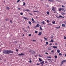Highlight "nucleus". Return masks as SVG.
<instances>
[{"label": "nucleus", "instance_id": "nucleus-53", "mask_svg": "<svg viewBox=\"0 0 66 66\" xmlns=\"http://www.w3.org/2000/svg\"><path fill=\"white\" fill-rule=\"evenodd\" d=\"M52 43H50L49 44V45H50V46H51V45H52Z\"/></svg>", "mask_w": 66, "mask_h": 66}, {"label": "nucleus", "instance_id": "nucleus-28", "mask_svg": "<svg viewBox=\"0 0 66 66\" xmlns=\"http://www.w3.org/2000/svg\"><path fill=\"white\" fill-rule=\"evenodd\" d=\"M26 11L30 12V10H29L28 9H27V10H26Z\"/></svg>", "mask_w": 66, "mask_h": 66}, {"label": "nucleus", "instance_id": "nucleus-3", "mask_svg": "<svg viewBox=\"0 0 66 66\" xmlns=\"http://www.w3.org/2000/svg\"><path fill=\"white\" fill-rule=\"evenodd\" d=\"M52 10L53 11H56V7H52Z\"/></svg>", "mask_w": 66, "mask_h": 66}, {"label": "nucleus", "instance_id": "nucleus-20", "mask_svg": "<svg viewBox=\"0 0 66 66\" xmlns=\"http://www.w3.org/2000/svg\"><path fill=\"white\" fill-rule=\"evenodd\" d=\"M52 23L53 24H55V22L54 21L52 22Z\"/></svg>", "mask_w": 66, "mask_h": 66}, {"label": "nucleus", "instance_id": "nucleus-18", "mask_svg": "<svg viewBox=\"0 0 66 66\" xmlns=\"http://www.w3.org/2000/svg\"><path fill=\"white\" fill-rule=\"evenodd\" d=\"M40 26V25H39V24H37L36 25V27H39Z\"/></svg>", "mask_w": 66, "mask_h": 66}, {"label": "nucleus", "instance_id": "nucleus-51", "mask_svg": "<svg viewBox=\"0 0 66 66\" xmlns=\"http://www.w3.org/2000/svg\"><path fill=\"white\" fill-rule=\"evenodd\" d=\"M62 7H65V6L63 5L62 6Z\"/></svg>", "mask_w": 66, "mask_h": 66}, {"label": "nucleus", "instance_id": "nucleus-23", "mask_svg": "<svg viewBox=\"0 0 66 66\" xmlns=\"http://www.w3.org/2000/svg\"><path fill=\"white\" fill-rule=\"evenodd\" d=\"M47 58H49V59H51V57L50 56H47Z\"/></svg>", "mask_w": 66, "mask_h": 66}, {"label": "nucleus", "instance_id": "nucleus-32", "mask_svg": "<svg viewBox=\"0 0 66 66\" xmlns=\"http://www.w3.org/2000/svg\"><path fill=\"white\" fill-rule=\"evenodd\" d=\"M60 28V26H59V27H56V29H59V28Z\"/></svg>", "mask_w": 66, "mask_h": 66}, {"label": "nucleus", "instance_id": "nucleus-19", "mask_svg": "<svg viewBox=\"0 0 66 66\" xmlns=\"http://www.w3.org/2000/svg\"><path fill=\"white\" fill-rule=\"evenodd\" d=\"M57 52L58 53H60V51L59 50H57Z\"/></svg>", "mask_w": 66, "mask_h": 66}, {"label": "nucleus", "instance_id": "nucleus-45", "mask_svg": "<svg viewBox=\"0 0 66 66\" xmlns=\"http://www.w3.org/2000/svg\"><path fill=\"white\" fill-rule=\"evenodd\" d=\"M29 62L30 63H32V61L31 60H30L29 61Z\"/></svg>", "mask_w": 66, "mask_h": 66}, {"label": "nucleus", "instance_id": "nucleus-61", "mask_svg": "<svg viewBox=\"0 0 66 66\" xmlns=\"http://www.w3.org/2000/svg\"><path fill=\"white\" fill-rule=\"evenodd\" d=\"M43 65H44V64H43V63H42L41 66H43Z\"/></svg>", "mask_w": 66, "mask_h": 66}, {"label": "nucleus", "instance_id": "nucleus-60", "mask_svg": "<svg viewBox=\"0 0 66 66\" xmlns=\"http://www.w3.org/2000/svg\"><path fill=\"white\" fill-rule=\"evenodd\" d=\"M18 10H20V8H18Z\"/></svg>", "mask_w": 66, "mask_h": 66}, {"label": "nucleus", "instance_id": "nucleus-17", "mask_svg": "<svg viewBox=\"0 0 66 66\" xmlns=\"http://www.w3.org/2000/svg\"><path fill=\"white\" fill-rule=\"evenodd\" d=\"M23 18L24 19H25V20H26V19H27V20H28V18H26L25 17H23Z\"/></svg>", "mask_w": 66, "mask_h": 66}, {"label": "nucleus", "instance_id": "nucleus-25", "mask_svg": "<svg viewBox=\"0 0 66 66\" xmlns=\"http://www.w3.org/2000/svg\"><path fill=\"white\" fill-rule=\"evenodd\" d=\"M54 42L53 40L52 39L51 40V41H50V43H51V42Z\"/></svg>", "mask_w": 66, "mask_h": 66}, {"label": "nucleus", "instance_id": "nucleus-24", "mask_svg": "<svg viewBox=\"0 0 66 66\" xmlns=\"http://www.w3.org/2000/svg\"><path fill=\"white\" fill-rule=\"evenodd\" d=\"M46 13L47 15H49V12L47 11L46 12Z\"/></svg>", "mask_w": 66, "mask_h": 66}, {"label": "nucleus", "instance_id": "nucleus-6", "mask_svg": "<svg viewBox=\"0 0 66 66\" xmlns=\"http://www.w3.org/2000/svg\"><path fill=\"white\" fill-rule=\"evenodd\" d=\"M66 62V60H63V61H61V64L62 65L63 64V63H64V62Z\"/></svg>", "mask_w": 66, "mask_h": 66}, {"label": "nucleus", "instance_id": "nucleus-44", "mask_svg": "<svg viewBox=\"0 0 66 66\" xmlns=\"http://www.w3.org/2000/svg\"><path fill=\"white\" fill-rule=\"evenodd\" d=\"M20 1V0H18V1L17 2V3H18V2H19Z\"/></svg>", "mask_w": 66, "mask_h": 66}, {"label": "nucleus", "instance_id": "nucleus-62", "mask_svg": "<svg viewBox=\"0 0 66 66\" xmlns=\"http://www.w3.org/2000/svg\"><path fill=\"white\" fill-rule=\"evenodd\" d=\"M53 1H54L53 0H52L51 2H53Z\"/></svg>", "mask_w": 66, "mask_h": 66}, {"label": "nucleus", "instance_id": "nucleus-59", "mask_svg": "<svg viewBox=\"0 0 66 66\" xmlns=\"http://www.w3.org/2000/svg\"><path fill=\"white\" fill-rule=\"evenodd\" d=\"M29 14L30 15H32V14H31V13H29Z\"/></svg>", "mask_w": 66, "mask_h": 66}, {"label": "nucleus", "instance_id": "nucleus-64", "mask_svg": "<svg viewBox=\"0 0 66 66\" xmlns=\"http://www.w3.org/2000/svg\"><path fill=\"white\" fill-rule=\"evenodd\" d=\"M48 60H50V59H48Z\"/></svg>", "mask_w": 66, "mask_h": 66}, {"label": "nucleus", "instance_id": "nucleus-54", "mask_svg": "<svg viewBox=\"0 0 66 66\" xmlns=\"http://www.w3.org/2000/svg\"><path fill=\"white\" fill-rule=\"evenodd\" d=\"M45 54H47V55L48 54V53H47V52L45 53Z\"/></svg>", "mask_w": 66, "mask_h": 66}, {"label": "nucleus", "instance_id": "nucleus-7", "mask_svg": "<svg viewBox=\"0 0 66 66\" xmlns=\"http://www.w3.org/2000/svg\"><path fill=\"white\" fill-rule=\"evenodd\" d=\"M24 55V54L23 53L19 54H18L19 56H21V55Z\"/></svg>", "mask_w": 66, "mask_h": 66}, {"label": "nucleus", "instance_id": "nucleus-33", "mask_svg": "<svg viewBox=\"0 0 66 66\" xmlns=\"http://www.w3.org/2000/svg\"><path fill=\"white\" fill-rule=\"evenodd\" d=\"M40 30H42V27L41 26L40 27Z\"/></svg>", "mask_w": 66, "mask_h": 66}, {"label": "nucleus", "instance_id": "nucleus-10", "mask_svg": "<svg viewBox=\"0 0 66 66\" xmlns=\"http://www.w3.org/2000/svg\"><path fill=\"white\" fill-rule=\"evenodd\" d=\"M41 23L42 24H45V21H43L41 22Z\"/></svg>", "mask_w": 66, "mask_h": 66}, {"label": "nucleus", "instance_id": "nucleus-5", "mask_svg": "<svg viewBox=\"0 0 66 66\" xmlns=\"http://www.w3.org/2000/svg\"><path fill=\"white\" fill-rule=\"evenodd\" d=\"M64 9L63 8H60L59 9V11H64Z\"/></svg>", "mask_w": 66, "mask_h": 66}, {"label": "nucleus", "instance_id": "nucleus-1", "mask_svg": "<svg viewBox=\"0 0 66 66\" xmlns=\"http://www.w3.org/2000/svg\"><path fill=\"white\" fill-rule=\"evenodd\" d=\"M29 52H31V54H33V55L34 54H35V51L32 50H29Z\"/></svg>", "mask_w": 66, "mask_h": 66}, {"label": "nucleus", "instance_id": "nucleus-40", "mask_svg": "<svg viewBox=\"0 0 66 66\" xmlns=\"http://www.w3.org/2000/svg\"><path fill=\"white\" fill-rule=\"evenodd\" d=\"M23 5H26V4L25 3H24V2H23Z\"/></svg>", "mask_w": 66, "mask_h": 66}, {"label": "nucleus", "instance_id": "nucleus-39", "mask_svg": "<svg viewBox=\"0 0 66 66\" xmlns=\"http://www.w3.org/2000/svg\"><path fill=\"white\" fill-rule=\"evenodd\" d=\"M35 22V21H32V23H34Z\"/></svg>", "mask_w": 66, "mask_h": 66}, {"label": "nucleus", "instance_id": "nucleus-31", "mask_svg": "<svg viewBox=\"0 0 66 66\" xmlns=\"http://www.w3.org/2000/svg\"><path fill=\"white\" fill-rule=\"evenodd\" d=\"M47 22H50V20H47Z\"/></svg>", "mask_w": 66, "mask_h": 66}, {"label": "nucleus", "instance_id": "nucleus-41", "mask_svg": "<svg viewBox=\"0 0 66 66\" xmlns=\"http://www.w3.org/2000/svg\"><path fill=\"white\" fill-rule=\"evenodd\" d=\"M32 41L33 42H36V41L35 40H33Z\"/></svg>", "mask_w": 66, "mask_h": 66}, {"label": "nucleus", "instance_id": "nucleus-9", "mask_svg": "<svg viewBox=\"0 0 66 66\" xmlns=\"http://www.w3.org/2000/svg\"><path fill=\"white\" fill-rule=\"evenodd\" d=\"M56 17L58 18H60V17H61V18H64V17L62 16L61 15H59V17H58L57 16H56Z\"/></svg>", "mask_w": 66, "mask_h": 66}, {"label": "nucleus", "instance_id": "nucleus-13", "mask_svg": "<svg viewBox=\"0 0 66 66\" xmlns=\"http://www.w3.org/2000/svg\"><path fill=\"white\" fill-rule=\"evenodd\" d=\"M6 9H7V10H10V7H9L7 6L6 7Z\"/></svg>", "mask_w": 66, "mask_h": 66}, {"label": "nucleus", "instance_id": "nucleus-42", "mask_svg": "<svg viewBox=\"0 0 66 66\" xmlns=\"http://www.w3.org/2000/svg\"><path fill=\"white\" fill-rule=\"evenodd\" d=\"M54 57L55 58H57V56L56 55Z\"/></svg>", "mask_w": 66, "mask_h": 66}, {"label": "nucleus", "instance_id": "nucleus-63", "mask_svg": "<svg viewBox=\"0 0 66 66\" xmlns=\"http://www.w3.org/2000/svg\"><path fill=\"white\" fill-rule=\"evenodd\" d=\"M23 11H26V10H23Z\"/></svg>", "mask_w": 66, "mask_h": 66}, {"label": "nucleus", "instance_id": "nucleus-50", "mask_svg": "<svg viewBox=\"0 0 66 66\" xmlns=\"http://www.w3.org/2000/svg\"><path fill=\"white\" fill-rule=\"evenodd\" d=\"M30 28V26H28L27 27V29H29Z\"/></svg>", "mask_w": 66, "mask_h": 66}, {"label": "nucleus", "instance_id": "nucleus-16", "mask_svg": "<svg viewBox=\"0 0 66 66\" xmlns=\"http://www.w3.org/2000/svg\"><path fill=\"white\" fill-rule=\"evenodd\" d=\"M52 47L53 48H57V46H53Z\"/></svg>", "mask_w": 66, "mask_h": 66}, {"label": "nucleus", "instance_id": "nucleus-30", "mask_svg": "<svg viewBox=\"0 0 66 66\" xmlns=\"http://www.w3.org/2000/svg\"><path fill=\"white\" fill-rule=\"evenodd\" d=\"M49 44V43L48 42H46V44L47 45H48V44Z\"/></svg>", "mask_w": 66, "mask_h": 66}, {"label": "nucleus", "instance_id": "nucleus-49", "mask_svg": "<svg viewBox=\"0 0 66 66\" xmlns=\"http://www.w3.org/2000/svg\"><path fill=\"white\" fill-rule=\"evenodd\" d=\"M38 55L39 56V57H42V56L40 55L39 54Z\"/></svg>", "mask_w": 66, "mask_h": 66}, {"label": "nucleus", "instance_id": "nucleus-47", "mask_svg": "<svg viewBox=\"0 0 66 66\" xmlns=\"http://www.w3.org/2000/svg\"><path fill=\"white\" fill-rule=\"evenodd\" d=\"M15 43V44H16V43H17V42L16 41H15L14 42Z\"/></svg>", "mask_w": 66, "mask_h": 66}, {"label": "nucleus", "instance_id": "nucleus-56", "mask_svg": "<svg viewBox=\"0 0 66 66\" xmlns=\"http://www.w3.org/2000/svg\"><path fill=\"white\" fill-rule=\"evenodd\" d=\"M51 1L52 0H48V1H50V2H51Z\"/></svg>", "mask_w": 66, "mask_h": 66}, {"label": "nucleus", "instance_id": "nucleus-8", "mask_svg": "<svg viewBox=\"0 0 66 66\" xmlns=\"http://www.w3.org/2000/svg\"><path fill=\"white\" fill-rule=\"evenodd\" d=\"M40 63H41L40 64L37 63V65H40V64H44V61H42V62H41Z\"/></svg>", "mask_w": 66, "mask_h": 66}, {"label": "nucleus", "instance_id": "nucleus-11", "mask_svg": "<svg viewBox=\"0 0 66 66\" xmlns=\"http://www.w3.org/2000/svg\"><path fill=\"white\" fill-rule=\"evenodd\" d=\"M62 27H66V25L64 24H63L62 25Z\"/></svg>", "mask_w": 66, "mask_h": 66}, {"label": "nucleus", "instance_id": "nucleus-14", "mask_svg": "<svg viewBox=\"0 0 66 66\" xmlns=\"http://www.w3.org/2000/svg\"><path fill=\"white\" fill-rule=\"evenodd\" d=\"M48 50H51V48L50 47H49L48 48Z\"/></svg>", "mask_w": 66, "mask_h": 66}, {"label": "nucleus", "instance_id": "nucleus-27", "mask_svg": "<svg viewBox=\"0 0 66 66\" xmlns=\"http://www.w3.org/2000/svg\"><path fill=\"white\" fill-rule=\"evenodd\" d=\"M61 14H62V15H65V13L63 12H62L61 13Z\"/></svg>", "mask_w": 66, "mask_h": 66}, {"label": "nucleus", "instance_id": "nucleus-52", "mask_svg": "<svg viewBox=\"0 0 66 66\" xmlns=\"http://www.w3.org/2000/svg\"><path fill=\"white\" fill-rule=\"evenodd\" d=\"M16 52H18V50H16Z\"/></svg>", "mask_w": 66, "mask_h": 66}, {"label": "nucleus", "instance_id": "nucleus-37", "mask_svg": "<svg viewBox=\"0 0 66 66\" xmlns=\"http://www.w3.org/2000/svg\"><path fill=\"white\" fill-rule=\"evenodd\" d=\"M20 14L21 15H23V13H21Z\"/></svg>", "mask_w": 66, "mask_h": 66}, {"label": "nucleus", "instance_id": "nucleus-48", "mask_svg": "<svg viewBox=\"0 0 66 66\" xmlns=\"http://www.w3.org/2000/svg\"><path fill=\"white\" fill-rule=\"evenodd\" d=\"M45 63H46V64H47V63H48V62L47 61L45 62Z\"/></svg>", "mask_w": 66, "mask_h": 66}, {"label": "nucleus", "instance_id": "nucleus-12", "mask_svg": "<svg viewBox=\"0 0 66 66\" xmlns=\"http://www.w3.org/2000/svg\"><path fill=\"white\" fill-rule=\"evenodd\" d=\"M42 32H40L38 34V35H39V36H40V35H42Z\"/></svg>", "mask_w": 66, "mask_h": 66}, {"label": "nucleus", "instance_id": "nucleus-43", "mask_svg": "<svg viewBox=\"0 0 66 66\" xmlns=\"http://www.w3.org/2000/svg\"><path fill=\"white\" fill-rule=\"evenodd\" d=\"M28 36H31V34H29L28 35Z\"/></svg>", "mask_w": 66, "mask_h": 66}, {"label": "nucleus", "instance_id": "nucleus-4", "mask_svg": "<svg viewBox=\"0 0 66 66\" xmlns=\"http://www.w3.org/2000/svg\"><path fill=\"white\" fill-rule=\"evenodd\" d=\"M10 53H13V51L8 50V54Z\"/></svg>", "mask_w": 66, "mask_h": 66}, {"label": "nucleus", "instance_id": "nucleus-36", "mask_svg": "<svg viewBox=\"0 0 66 66\" xmlns=\"http://www.w3.org/2000/svg\"><path fill=\"white\" fill-rule=\"evenodd\" d=\"M37 32V31H35V33H36V34L37 33V32Z\"/></svg>", "mask_w": 66, "mask_h": 66}, {"label": "nucleus", "instance_id": "nucleus-22", "mask_svg": "<svg viewBox=\"0 0 66 66\" xmlns=\"http://www.w3.org/2000/svg\"><path fill=\"white\" fill-rule=\"evenodd\" d=\"M44 38L45 39V40L47 41L48 40V39L47 38H46L45 37H44Z\"/></svg>", "mask_w": 66, "mask_h": 66}, {"label": "nucleus", "instance_id": "nucleus-2", "mask_svg": "<svg viewBox=\"0 0 66 66\" xmlns=\"http://www.w3.org/2000/svg\"><path fill=\"white\" fill-rule=\"evenodd\" d=\"M3 53L4 54H9V50H5L3 51Z\"/></svg>", "mask_w": 66, "mask_h": 66}, {"label": "nucleus", "instance_id": "nucleus-35", "mask_svg": "<svg viewBox=\"0 0 66 66\" xmlns=\"http://www.w3.org/2000/svg\"><path fill=\"white\" fill-rule=\"evenodd\" d=\"M5 20H6V21H8V20H9V19H6Z\"/></svg>", "mask_w": 66, "mask_h": 66}, {"label": "nucleus", "instance_id": "nucleus-46", "mask_svg": "<svg viewBox=\"0 0 66 66\" xmlns=\"http://www.w3.org/2000/svg\"><path fill=\"white\" fill-rule=\"evenodd\" d=\"M31 20L32 21H34V19H33V18H32L31 19Z\"/></svg>", "mask_w": 66, "mask_h": 66}, {"label": "nucleus", "instance_id": "nucleus-34", "mask_svg": "<svg viewBox=\"0 0 66 66\" xmlns=\"http://www.w3.org/2000/svg\"><path fill=\"white\" fill-rule=\"evenodd\" d=\"M64 39H66V37L65 36H64Z\"/></svg>", "mask_w": 66, "mask_h": 66}, {"label": "nucleus", "instance_id": "nucleus-21", "mask_svg": "<svg viewBox=\"0 0 66 66\" xmlns=\"http://www.w3.org/2000/svg\"><path fill=\"white\" fill-rule=\"evenodd\" d=\"M39 61H40L41 62H42V60H41L40 58H39Z\"/></svg>", "mask_w": 66, "mask_h": 66}, {"label": "nucleus", "instance_id": "nucleus-58", "mask_svg": "<svg viewBox=\"0 0 66 66\" xmlns=\"http://www.w3.org/2000/svg\"><path fill=\"white\" fill-rule=\"evenodd\" d=\"M51 52H54L53 50H52L51 51Z\"/></svg>", "mask_w": 66, "mask_h": 66}, {"label": "nucleus", "instance_id": "nucleus-57", "mask_svg": "<svg viewBox=\"0 0 66 66\" xmlns=\"http://www.w3.org/2000/svg\"><path fill=\"white\" fill-rule=\"evenodd\" d=\"M10 22H11H11H12V20H10Z\"/></svg>", "mask_w": 66, "mask_h": 66}, {"label": "nucleus", "instance_id": "nucleus-15", "mask_svg": "<svg viewBox=\"0 0 66 66\" xmlns=\"http://www.w3.org/2000/svg\"><path fill=\"white\" fill-rule=\"evenodd\" d=\"M28 22L29 23V24L30 25H31L32 24V23H31V22L30 21H29Z\"/></svg>", "mask_w": 66, "mask_h": 66}, {"label": "nucleus", "instance_id": "nucleus-55", "mask_svg": "<svg viewBox=\"0 0 66 66\" xmlns=\"http://www.w3.org/2000/svg\"><path fill=\"white\" fill-rule=\"evenodd\" d=\"M55 45H57V43H55Z\"/></svg>", "mask_w": 66, "mask_h": 66}, {"label": "nucleus", "instance_id": "nucleus-38", "mask_svg": "<svg viewBox=\"0 0 66 66\" xmlns=\"http://www.w3.org/2000/svg\"><path fill=\"white\" fill-rule=\"evenodd\" d=\"M59 55H62V54H61V53H59Z\"/></svg>", "mask_w": 66, "mask_h": 66}, {"label": "nucleus", "instance_id": "nucleus-26", "mask_svg": "<svg viewBox=\"0 0 66 66\" xmlns=\"http://www.w3.org/2000/svg\"><path fill=\"white\" fill-rule=\"evenodd\" d=\"M33 12H37V13H38V12H39L38 11H34Z\"/></svg>", "mask_w": 66, "mask_h": 66}, {"label": "nucleus", "instance_id": "nucleus-29", "mask_svg": "<svg viewBox=\"0 0 66 66\" xmlns=\"http://www.w3.org/2000/svg\"><path fill=\"white\" fill-rule=\"evenodd\" d=\"M48 26H51V23H50L47 24Z\"/></svg>", "mask_w": 66, "mask_h": 66}]
</instances>
